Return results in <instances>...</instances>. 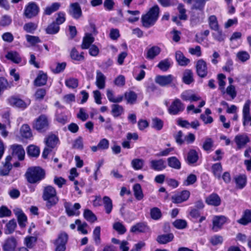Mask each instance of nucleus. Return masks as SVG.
Returning <instances> with one entry per match:
<instances>
[{
    "label": "nucleus",
    "instance_id": "f257e3e1",
    "mask_svg": "<svg viewBox=\"0 0 251 251\" xmlns=\"http://www.w3.org/2000/svg\"><path fill=\"white\" fill-rule=\"evenodd\" d=\"M160 13L159 6L156 4L153 5L142 15L141 20L142 26L146 28L153 26L159 19Z\"/></svg>",
    "mask_w": 251,
    "mask_h": 251
},
{
    "label": "nucleus",
    "instance_id": "f03ea898",
    "mask_svg": "<svg viewBox=\"0 0 251 251\" xmlns=\"http://www.w3.org/2000/svg\"><path fill=\"white\" fill-rule=\"evenodd\" d=\"M25 176L27 182L30 184L39 183L46 178V171L39 166L29 167Z\"/></svg>",
    "mask_w": 251,
    "mask_h": 251
},
{
    "label": "nucleus",
    "instance_id": "7ed1b4c3",
    "mask_svg": "<svg viewBox=\"0 0 251 251\" xmlns=\"http://www.w3.org/2000/svg\"><path fill=\"white\" fill-rule=\"evenodd\" d=\"M42 198L46 201V206L49 209L56 205L59 201L56 190L50 185L44 187Z\"/></svg>",
    "mask_w": 251,
    "mask_h": 251
},
{
    "label": "nucleus",
    "instance_id": "20e7f679",
    "mask_svg": "<svg viewBox=\"0 0 251 251\" xmlns=\"http://www.w3.org/2000/svg\"><path fill=\"white\" fill-rule=\"evenodd\" d=\"M32 128L39 133H46L50 128V122L48 117L41 114L36 118L32 124Z\"/></svg>",
    "mask_w": 251,
    "mask_h": 251
},
{
    "label": "nucleus",
    "instance_id": "39448f33",
    "mask_svg": "<svg viewBox=\"0 0 251 251\" xmlns=\"http://www.w3.org/2000/svg\"><path fill=\"white\" fill-rule=\"evenodd\" d=\"M68 239L69 236L66 232H60L58 235L57 238L53 242L55 246V251H65Z\"/></svg>",
    "mask_w": 251,
    "mask_h": 251
},
{
    "label": "nucleus",
    "instance_id": "423d86ee",
    "mask_svg": "<svg viewBox=\"0 0 251 251\" xmlns=\"http://www.w3.org/2000/svg\"><path fill=\"white\" fill-rule=\"evenodd\" d=\"M40 12V8L35 2L31 1L25 5L24 9V16L27 19H31L37 16Z\"/></svg>",
    "mask_w": 251,
    "mask_h": 251
},
{
    "label": "nucleus",
    "instance_id": "0eeeda50",
    "mask_svg": "<svg viewBox=\"0 0 251 251\" xmlns=\"http://www.w3.org/2000/svg\"><path fill=\"white\" fill-rule=\"evenodd\" d=\"M228 218L224 215H215L212 221L211 229L213 232H218L223 228L224 225L227 222Z\"/></svg>",
    "mask_w": 251,
    "mask_h": 251
},
{
    "label": "nucleus",
    "instance_id": "6e6552de",
    "mask_svg": "<svg viewBox=\"0 0 251 251\" xmlns=\"http://www.w3.org/2000/svg\"><path fill=\"white\" fill-rule=\"evenodd\" d=\"M185 108L184 104L178 99H175L171 103L168 111L172 115H176L182 112Z\"/></svg>",
    "mask_w": 251,
    "mask_h": 251
},
{
    "label": "nucleus",
    "instance_id": "1a4fd4ad",
    "mask_svg": "<svg viewBox=\"0 0 251 251\" xmlns=\"http://www.w3.org/2000/svg\"><path fill=\"white\" fill-rule=\"evenodd\" d=\"M11 154L13 157L17 158L19 161L25 159V151L21 145L13 144L10 146Z\"/></svg>",
    "mask_w": 251,
    "mask_h": 251
},
{
    "label": "nucleus",
    "instance_id": "9d476101",
    "mask_svg": "<svg viewBox=\"0 0 251 251\" xmlns=\"http://www.w3.org/2000/svg\"><path fill=\"white\" fill-rule=\"evenodd\" d=\"M206 3V0H195V3L193 7L194 9L199 10L200 12L199 13V17L195 20L198 23H202L205 18L204 8Z\"/></svg>",
    "mask_w": 251,
    "mask_h": 251
},
{
    "label": "nucleus",
    "instance_id": "9b49d317",
    "mask_svg": "<svg viewBox=\"0 0 251 251\" xmlns=\"http://www.w3.org/2000/svg\"><path fill=\"white\" fill-rule=\"evenodd\" d=\"M197 75L201 78H205L208 74L206 62L202 59L197 61L196 65Z\"/></svg>",
    "mask_w": 251,
    "mask_h": 251
},
{
    "label": "nucleus",
    "instance_id": "f8f14e48",
    "mask_svg": "<svg viewBox=\"0 0 251 251\" xmlns=\"http://www.w3.org/2000/svg\"><path fill=\"white\" fill-rule=\"evenodd\" d=\"M17 240L14 236L7 238L2 245L3 251H15L17 246Z\"/></svg>",
    "mask_w": 251,
    "mask_h": 251
},
{
    "label": "nucleus",
    "instance_id": "ddd939ff",
    "mask_svg": "<svg viewBox=\"0 0 251 251\" xmlns=\"http://www.w3.org/2000/svg\"><path fill=\"white\" fill-rule=\"evenodd\" d=\"M48 75L47 73L42 70H39L37 76L34 80V85L37 87H41L47 84Z\"/></svg>",
    "mask_w": 251,
    "mask_h": 251
},
{
    "label": "nucleus",
    "instance_id": "4468645a",
    "mask_svg": "<svg viewBox=\"0 0 251 251\" xmlns=\"http://www.w3.org/2000/svg\"><path fill=\"white\" fill-rule=\"evenodd\" d=\"M8 102L10 105L20 108L22 110L25 109L28 104L22 99L15 97L12 96L8 99Z\"/></svg>",
    "mask_w": 251,
    "mask_h": 251
},
{
    "label": "nucleus",
    "instance_id": "2eb2a0df",
    "mask_svg": "<svg viewBox=\"0 0 251 251\" xmlns=\"http://www.w3.org/2000/svg\"><path fill=\"white\" fill-rule=\"evenodd\" d=\"M190 196V192L187 190H184L178 193L172 197L173 201L175 203H180L186 201Z\"/></svg>",
    "mask_w": 251,
    "mask_h": 251
},
{
    "label": "nucleus",
    "instance_id": "dca6fc26",
    "mask_svg": "<svg viewBox=\"0 0 251 251\" xmlns=\"http://www.w3.org/2000/svg\"><path fill=\"white\" fill-rule=\"evenodd\" d=\"M173 79L174 76L172 75H158L155 78V82L160 86L164 87L171 84Z\"/></svg>",
    "mask_w": 251,
    "mask_h": 251
},
{
    "label": "nucleus",
    "instance_id": "f3484780",
    "mask_svg": "<svg viewBox=\"0 0 251 251\" xmlns=\"http://www.w3.org/2000/svg\"><path fill=\"white\" fill-rule=\"evenodd\" d=\"M182 100L187 101H197L201 99V97L195 94H192L191 90H186L180 95Z\"/></svg>",
    "mask_w": 251,
    "mask_h": 251
},
{
    "label": "nucleus",
    "instance_id": "a211bd4d",
    "mask_svg": "<svg viewBox=\"0 0 251 251\" xmlns=\"http://www.w3.org/2000/svg\"><path fill=\"white\" fill-rule=\"evenodd\" d=\"M150 167L155 171H161L166 168L165 162L163 159L151 160L150 161Z\"/></svg>",
    "mask_w": 251,
    "mask_h": 251
},
{
    "label": "nucleus",
    "instance_id": "6ab92c4d",
    "mask_svg": "<svg viewBox=\"0 0 251 251\" xmlns=\"http://www.w3.org/2000/svg\"><path fill=\"white\" fill-rule=\"evenodd\" d=\"M205 202L208 205L218 206L221 204V200L217 193H213L206 198Z\"/></svg>",
    "mask_w": 251,
    "mask_h": 251
},
{
    "label": "nucleus",
    "instance_id": "aec40b11",
    "mask_svg": "<svg viewBox=\"0 0 251 251\" xmlns=\"http://www.w3.org/2000/svg\"><path fill=\"white\" fill-rule=\"evenodd\" d=\"M70 6L72 8L69 13L75 19H79L82 16L81 8L77 2L72 3Z\"/></svg>",
    "mask_w": 251,
    "mask_h": 251
},
{
    "label": "nucleus",
    "instance_id": "412c9836",
    "mask_svg": "<svg viewBox=\"0 0 251 251\" xmlns=\"http://www.w3.org/2000/svg\"><path fill=\"white\" fill-rule=\"evenodd\" d=\"M236 188L237 189H243L247 185V177L245 174H240L234 177Z\"/></svg>",
    "mask_w": 251,
    "mask_h": 251
},
{
    "label": "nucleus",
    "instance_id": "4be33fe9",
    "mask_svg": "<svg viewBox=\"0 0 251 251\" xmlns=\"http://www.w3.org/2000/svg\"><path fill=\"white\" fill-rule=\"evenodd\" d=\"M60 141L57 135L54 134H50L46 138V146L51 150L54 148Z\"/></svg>",
    "mask_w": 251,
    "mask_h": 251
},
{
    "label": "nucleus",
    "instance_id": "5701e85b",
    "mask_svg": "<svg viewBox=\"0 0 251 251\" xmlns=\"http://www.w3.org/2000/svg\"><path fill=\"white\" fill-rule=\"evenodd\" d=\"M199 160V155L194 149H190L187 154V157L185 161L187 164L191 165L196 163Z\"/></svg>",
    "mask_w": 251,
    "mask_h": 251
},
{
    "label": "nucleus",
    "instance_id": "b1692460",
    "mask_svg": "<svg viewBox=\"0 0 251 251\" xmlns=\"http://www.w3.org/2000/svg\"><path fill=\"white\" fill-rule=\"evenodd\" d=\"M238 149H241L250 142V139L247 135H237L234 139Z\"/></svg>",
    "mask_w": 251,
    "mask_h": 251
},
{
    "label": "nucleus",
    "instance_id": "393cba45",
    "mask_svg": "<svg viewBox=\"0 0 251 251\" xmlns=\"http://www.w3.org/2000/svg\"><path fill=\"white\" fill-rule=\"evenodd\" d=\"M149 229V227L145 223L139 222L132 226L130 231L132 233L137 232L139 233H145Z\"/></svg>",
    "mask_w": 251,
    "mask_h": 251
},
{
    "label": "nucleus",
    "instance_id": "a878e982",
    "mask_svg": "<svg viewBox=\"0 0 251 251\" xmlns=\"http://www.w3.org/2000/svg\"><path fill=\"white\" fill-rule=\"evenodd\" d=\"M174 239V235L172 233H169L166 234H161L157 236L156 241L159 244H166Z\"/></svg>",
    "mask_w": 251,
    "mask_h": 251
},
{
    "label": "nucleus",
    "instance_id": "bb28decb",
    "mask_svg": "<svg viewBox=\"0 0 251 251\" xmlns=\"http://www.w3.org/2000/svg\"><path fill=\"white\" fill-rule=\"evenodd\" d=\"M211 170L213 176L217 179L220 180L221 175L223 172L222 163L218 162L212 164Z\"/></svg>",
    "mask_w": 251,
    "mask_h": 251
},
{
    "label": "nucleus",
    "instance_id": "cd10ccee",
    "mask_svg": "<svg viewBox=\"0 0 251 251\" xmlns=\"http://www.w3.org/2000/svg\"><path fill=\"white\" fill-rule=\"evenodd\" d=\"M12 155H7L5 159V163L3 165V168L1 170V174L3 176L8 175L9 172L12 169V165L11 161L12 158Z\"/></svg>",
    "mask_w": 251,
    "mask_h": 251
},
{
    "label": "nucleus",
    "instance_id": "c85d7f7f",
    "mask_svg": "<svg viewBox=\"0 0 251 251\" xmlns=\"http://www.w3.org/2000/svg\"><path fill=\"white\" fill-rule=\"evenodd\" d=\"M161 51V50L160 47L157 46H153L148 50L146 57L148 59H153L160 54Z\"/></svg>",
    "mask_w": 251,
    "mask_h": 251
},
{
    "label": "nucleus",
    "instance_id": "c756f323",
    "mask_svg": "<svg viewBox=\"0 0 251 251\" xmlns=\"http://www.w3.org/2000/svg\"><path fill=\"white\" fill-rule=\"evenodd\" d=\"M182 80L184 83L187 85H189L194 81L193 73L191 70L186 69L184 71Z\"/></svg>",
    "mask_w": 251,
    "mask_h": 251
},
{
    "label": "nucleus",
    "instance_id": "7c9ffc66",
    "mask_svg": "<svg viewBox=\"0 0 251 251\" xmlns=\"http://www.w3.org/2000/svg\"><path fill=\"white\" fill-rule=\"evenodd\" d=\"M124 98L126 100V103L133 105L137 101V95L134 91H129L124 93Z\"/></svg>",
    "mask_w": 251,
    "mask_h": 251
},
{
    "label": "nucleus",
    "instance_id": "2f4dec72",
    "mask_svg": "<svg viewBox=\"0 0 251 251\" xmlns=\"http://www.w3.org/2000/svg\"><path fill=\"white\" fill-rule=\"evenodd\" d=\"M175 57L180 66H185L190 63V60L186 58L181 51H176Z\"/></svg>",
    "mask_w": 251,
    "mask_h": 251
},
{
    "label": "nucleus",
    "instance_id": "473e14b6",
    "mask_svg": "<svg viewBox=\"0 0 251 251\" xmlns=\"http://www.w3.org/2000/svg\"><path fill=\"white\" fill-rule=\"evenodd\" d=\"M106 77L100 71H97L96 84L100 89H103L105 86Z\"/></svg>",
    "mask_w": 251,
    "mask_h": 251
},
{
    "label": "nucleus",
    "instance_id": "72a5a7b5",
    "mask_svg": "<svg viewBox=\"0 0 251 251\" xmlns=\"http://www.w3.org/2000/svg\"><path fill=\"white\" fill-rule=\"evenodd\" d=\"M95 39L92 35L88 33L83 38L82 42L81 45L82 49H88L91 46L92 44L94 42Z\"/></svg>",
    "mask_w": 251,
    "mask_h": 251
},
{
    "label": "nucleus",
    "instance_id": "f704fd0d",
    "mask_svg": "<svg viewBox=\"0 0 251 251\" xmlns=\"http://www.w3.org/2000/svg\"><path fill=\"white\" fill-rule=\"evenodd\" d=\"M167 163L168 165L173 169L176 170H179L181 169V162L176 156H171L168 158Z\"/></svg>",
    "mask_w": 251,
    "mask_h": 251
},
{
    "label": "nucleus",
    "instance_id": "c9c22d12",
    "mask_svg": "<svg viewBox=\"0 0 251 251\" xmlns=\"http://www.w3.org/2000/svg\"><path fill=\"white\" fill-rule=\"evenodd\" d=\"M27 154L30 157L37 158L39 156L40 150L38 147L34 145H29L26 149Z\"/></svg>",
    "mask_w": 251,
    "mask_h": 251
},
{
    "label": "nucleus",
    "instance_id": "e433bc0d",
    "mask_svg": "<svg viewBox=\"0 0 251 251\" xmlns=\"http://www.w3.org/2000/svg\"><path fill=\"white\" fill-rule=\"evenodd\" d=\"M102 201L105 213L110 214L113 207L112 200L109 197L105 196L102 198Z\"/></svg>",
    "mask_w": 251,
    "mask_h": 251
},
{
    "label": "nucleus",
    "instance_id": "4c0bfd02",
    "mask_svg": "<svg viewBox=\"0 0 251 251\" xmlns=\"http://www.w3.org/2000/svg\"><path fill=\"white\" fill-rule=\"evenodd\" d=\"M238 222L244 226L247 225L251 223V210L246 209L241 218L238 220Z\"/></svg>",
    "mask_w": 251,
    "mask_h": 251
},
{
    "label": "nucleus",
    "instance_id": "58836bf2",
    "mask_svg": "<svg viewBox=\"0 0 251 251\" xmlns=\"http://www.w3.org/2000/svg\"><path fill=\"white\" fill-rule=\"evenodd\" d=\"M60 29V26L52 22L46 28L45 32L48 34L53 35L58 33Z\"/></svg>",
    "mask_w": 251,
    "mask_h": 251
},
{
    "label": "nucleus",
    "instance_id": "ea45409f",
    "mask_svg": "<svg viewBox=\"0 0 251 251\" xmlns=\"http://www.w3.org/2000/svg\"><path fill=\"white\" fill-rule=\"evenodd\" d=\"M134 195L136 199L141 201L144 198V194L141 185L139 183H136L133 186Z\"/></svg>",
    "mask_w": 251,
    "mask_h": 251
},
{
    "label": "nucleus",
    "instance_id": "a19ab883",
    "mask_svg": "<svg viewBox=\"0 0 251 251\" xmlns=\"http://www.w3.org/2000/svg\"><path fill=\"white\" fill-rule=\"evenodd\" d=\"M70 57L72 59L76 61H82L85 59L84 52H81L79 54L78 51L75 47L73 48L71 51Z\"/></svg>",
    "mask_w": 251,
    "mask_h": 251
},
{
    "label": "nucleus",
    "instance_id": "79ce46f5",
    "mask_svg": "<svg viewBox=\"0 0 251 251\" xmlns=\"http://www.w3.org/2000/svg\"><path fill=\"white\" fill-rule=\"evenodd\" d=\"M17 216L18 222L21 227H25V223L27 222V219L26 215L22 210H20L16 213Z\"/></svg>",
    "mask_w": 251,
    "mask_h": 251
},
{
    "label": "nucleus",
    "instance_id": "37998d69",
    "mask_svg": "<svg viewBox=\"0 0 251 251\" xmlns=\"http://www.w3.org/2000/svg\"><path fill=\"white\" fill-rule=\"evenodd\" d=\"M208 25L210 28L212 30H218L220 26L218 24L217 18L215 15H211L208 19Z\"/></svg>",
    "mask_w": 251,
    "mask_h": 251
},
{
    "label": "nucleus",
    "instance_id": "c03bdc74",
    "mask_svg": "<svg viewBox=\"0 0 251 251\" xmlns=\"http://www.w3.org/2000/svg\"><path fill=\"white\" fill-rule=\"evenodd\" d=\"M6 58L13 62L19 64L22 61L21 57L19 54L16 51H9L8 52L6 55Z\"/></svg>",
    "mask_w": 251,
    "mask_h": 251
},
{
    "label": "nucleus",
    "instance_id": "a18cd8bd",
    "mask_svg": "<svg viewBox=\"0 0 251 251\" xmlns=\"http://www.w3.org/2000/svg\"><path fill=\"white\" fill-rule=\"evenodd\" d=\"M22 136L25 139H29L32 136L30 126L27 124L23 125L20 129Z\"/></svg>",
    "mask_w": 251,
    "mask_h": 251
},
{
    "label": "nucleus",
    "instance_id": "49530a36",
    "mask_svg": "<svg viewBox=\"0 0 251 251\" xmlns=\"http://www.w3.org/2000/svg\"><path fill=\"white\" fill-rule=\"evenodd\" d=\"M16 227L17 223L15 220L13 219L10 220L5 225V228L4 229L5 234H10L12 233Z\"/></svg>",
    "mask_w": 251,
    "mask_h": 251
},
{
    "label": "nucleus",
    "instance_id": "de8ad7c7",
    "mask_svg": "<svg viewBox=\"0 0 251 251\" xmlns=\"http://www.w3.org/2000/svg\"><path fill=\"white\" fill-rule=\"evenodd\" d=\"M84 219L90 223H94L97 220L96 216L89 209H85L83 212Z\"/></svg>",
    "mask_w": 251,
    "mask_h": 251
},
{
    "label": "nucleus",
    "instance_id": "09e8293b",
    "mask_svg": "<svg viewBox=\"0 0 251 251\" xmlns=\"http://www.w3.org/2000/svg\"><path fill=\"white\" fill-rule=\"evenodd\" d=\"M150 216L152 219L157 221L162 217V214L159 208L154 207L150 209Z\"/></svg>",
    "mask_w": 251,
    "mask_h": 251
},
{
    "label": "nucleus",
    "instance_id": "8fccbe9b",
    "mask_svg": "<svg viewBox=\"0 0 251 251\" xmlns=\"http://www.w3.org/2000/svg\"><path fill=\"white\" fill-rule=\"evenodd\" d=\"M164 122L158 117L152 119L151 127L156 130H161L163 127Z\"/></svg>",
    "mask_w": 251,
    "mask_h": 251
},
{
    "label": "nucleus",
    "instance_id": "3c124183",
    "mask_svg": "<svg viewBox=\"0 0 251 251\" xmlns=\"http://www.w3.org/2000/svg\"><path fill=\"white\" fill-rule=\"evenodd\" d=\"M190 216L194 219L197 220L199 218L198 222L201 223L206 219L205 216H201L200 211L197 209L194 208L190 212Z\"/></svg>",
    "mask_w": 251,
    "mask_h": 251
},
{
    "label": "nucleus",
    "instance_id": "603ef678",
    "mask_svg": "<svg viewBox=\"0 0 251 251\" xmlns=\"http://www.w3.org/2000/svg\"><path fill=\"white\" fill-rule=\"evenodd\" d=\"M38 27V25L33 22H28L25 23L24 26V30L27 33H34Z\"/></svg>",
    "mask_w": 251,
    "mask_h": 251
},
{
    "label": "nucleus",
    "instance_id": "864d4df0",
    "mask_svg": "<svg viewBox=\"0 0 251 251\" xmlns=\"http://www.w3.org/2000/svg\"><path fill=\"white\" fill-rule=\"evenodd\" d=\"M111 112L114 117L120 116L124 112V108L122 105L113 104L111 106Z\"/></svg>",
    "mask_w": 251,
    "mask_h": 251
},
{
    "label": "nucleus",
    "instance_id": "5fc2aeb1",
    "mask_svg": "<svg viewBox=\"0 0 251 251\" xmlns=\"http://www.w3.org/2000/svg\"><path fill=\"white\" fill-rule=\"evenodd\" d=\"M157 67L162 72H167L171 67L169 59L166 58L160 61L157 65Z\"/></svg>",
    "mask_w": 251,
    "mask_h": 251
},
{
    "label": "nucleus",
    "instance_id": "6e6d98bb",
    "mask_svg": "<svg viewBox=\"0 0 251 251\" xmlns=\"http://www.w3.org/2000/svg\"><path fill=\"white\" fill-rule=\"evenodd\" d=\"M60 6V4L58 2H54L51 4L50 6L46 8L44 13L47 15H50L52 13L57 11Z\"/></svg>",
    "mask_w": 251,
    "mask_h": 251
},
{
    "label": "nucleus",
    "instance_id": "4d7b16f0",
    "mask_svg": "<svg viewBox=\"0 0 251 251\" xmlns=\"http://www.w3.org/2000/svg\"><path fill=\"white\" fill-rule=\"evenodd\" d=\"M214 142L211 138L207 137L203 143L202 148L207 152L210 151L213 147Z\"/></svg>",
    "mask_w": 251,
    "mask_h": 251
},
{
    "label": "nucleus",
    "instance_id": "13d9d810",
    "mask_svg": "<svg viewBox=\"0 0 251 251\" xmlns=\"http://www.w3.org/2000/svg\"><path fill=\"white\" fill-rule=\"evenodd\" d=\"M46 95L47 91L45 88H38L35 91L34 97L36 100L41 101L44 100Z\"/></svg>",
    "mask_w": 251,
    "mask_h": 251
},
{
    "label": "nucleus",
    "instance_id": "bf43d9fd",
    "mask_svg": "<svg viewBox=\"0 0 251 251\" xmlns=\"http://www.w3.org/2000/svg\"><path fill=\"white\" fill-rule=\"evenodd\" d=\"M56 15L55 20L53 22L60 26V25L63 24L66 21V14L64 12L60 11L57 13Z\"/></svg>",
    "mask_w": 251,
    "mask_h": 251
},
{
    "label": "nucleus",
    "instance_id": "052dcab7",
    "mask_svg": "<svg viewBox=\"0 0 251 251\" xmlns=\"http://www.w3.org/2000/svg\"><path fill=\"white\" fill-rule=\"evenodd\" d=\"M131 165L135 170H139L142 169L144 161L142 159L135 158L132 160Z\"/></svg>",
    "mask_w": 251,
    "mask_h": 251
},
{
    "label": "nucleus",
    "instance_id": "680f3d73",
    "mask_svg": "<svg viewBox=\"0 0 251 251\" xmlns=\"http://www.w3.org/2000/svg\"><path fill=\"white\" fill-rule=\"evenodd\" d=\"M65 85L70 88L75 89L78 86V80L75 78H69L65 80Z\"/></svg>",
    "mask_w": 251,
    "mask_h": 251
},
{
    "label": "nucleus",
    "instance_id": "e2e57ef3",
    "mask_svg": "<svg viewBox=\"0 0 251 251\" xmlns=\"http://www.w3.org/2000/svg\"><path fill=\"white\" fill-rule=\"evenodd\" d=\"M113 228L118 232L119 234H125L126 231V228L125 226L121 222H117L114 224Z\"/></svg>",
    "mask_w": 251,
    "mask_h": 251
},
{
    "label": "nucleus",
    "instance_id": "0e129e2a",
    "mask_svg": "<svg viewBox=\"0 0 251 251\" xmlns=\"http://www.w3.org/2000/svg\"><path fill=\"white\" fill-rule=\"evenodd\" d=\"M173 225L176 228L182 229L187 227V223L185 220L176 219L173 223Z\"/></svg>",
    "mask_w": 251,
    "mask_h": 251
},
{
    "label": "nucleus",
    "instance_id": "69168bd1",
    "mask_svg": "<svg viewBox=\"0 0 251 251\" xmlns=\"http://www.w3.org/2000/svg\"><path fill=\"white\" fill-rule=\"evenodd\" d=\"M93 239L97 245L100 244V227L96 226L93 232Z\"/></svg>",
    "mask_w": 251,
    "mask_h": 251
},
{
    "label": "nucleus",
    "instance_id": "338daca9",
    "mask_svg": "<svg viewBox=\"0 0 251 251\" xmlns=\"http://www.w3.org/2000/svg\"><path fill=\"white\" fill-rule=\"evenodd\" d=\"M177 9L179 11L178 18L180 20L185 21L187 19V15L186 14V9L184 5L182 3H179L177 6Z\"/></svg>",
    "mask_w": 251,
    "mask_h": 251
},
{
    "label": "nucleus",
    "instance_id": "774afa93",
    "mask_svg": "<svg viewBox=\"0 0 251 251\" xmlns=\"http://www.w3.org/2000/svg\"><path fill=\"white\" fill-rule=\"evenodd\" d=\"M223 240L222 236L216 234L212 236L210 238L209 241L213 246H216L219 244H222Z\"/></svg>",
    "mask_w": 251,
    "mask_h": 251
}]
</instances>
